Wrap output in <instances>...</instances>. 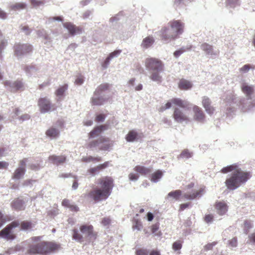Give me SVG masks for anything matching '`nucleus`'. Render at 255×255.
I'll use <instances>...</instances> for the list:
<instances>
[{
  "mask_svg": "<svg viewBox=\"0 0 255 255\" xmlns=\"http://www.w3.org/2000/svg\"><path fill=\"white\" fill-rule=\"evenodd\" d=\"M193 84L191 81L185 79H181L178 83V88L181 90H188L191 89Z\"/></svg>",
  "mask_w": 255,
  "mask_h": 255,
  "instance_id": "nucleus-26",
  "label": "nucleus"
},
{
  "mask_svg": "<svg viewBox=\"0 0 255 255\" xmlns=\"http://www.w3.org/2000/svg\"><path fill=\"white\" fill-rule=\"evenodd\" d=\"M63 26L66 28L71 35H74L77 34H80L82 31V28L76 26L73 23L69 22H65L63 23Z\"/></svg>",
  "mask_w": 255,
  "mask_h": 255,
  "instance_id": "nucleus-16",
  "label": "nucleus"
},
{
  "mask_svg": "<svg viewBox=\"0 0 255 255\" xmlns=\"http://www.w3.org/2000/svg\"><path fill=\"white\" fill-rule=\"evenodd\" d=\"M110 161H106L102 164H99L97 166L99 171H102L104 169L107 168L110 165Z\"/></svg>",
  "mask_w": 255,
  "mask_h": 255,
  "instance_id": "nucleus-44",
  "label": "nucleus"
},
{
  "mask_svg": "<svg viewBox=\"0 0 255 255\" xmlns=\"http://www.w3.org/2000/svg\"><path fill=\"white\" fill-rule=\"evenodd\" d=\"M83 81H84V79L82 77H78L77 78L76 80H75V83L77 84V85H81L83 83Z\"/></svg>",
  "mask_w": 255,
  "mask_h": 255,
  "instance_id": "nucleus-64",
  "label": "nucleus"
},
{
  "mask_svg": "<svg viewBox=\"0 0 255 255\" xmlns=\"http://www.w3.org/2000/svg\"><path fill=\"white\" fill-rule=\"evenodd\" d=\"M19 223L17 221H14L7 225L4 229L0 231V237L3 238L6 240H13L16 236L12 233L11 230L19 226ZM20 230H27L32 228V224L28 221H23L21 222Z\"/></svg>",
  "mask_w": 255,
  "mask_h": 255,
  "instance_id": "nucleus-5",
  "label": "nucleus"
},
{
  "mask_svg": "<svg viewBox=\"0 0 255 255\" xmlns=\"http://www.w3.org/2000/svg\"><path fill=\"white\" fill-rule=\"evenodd\" d=\"M145 66L150 72V78L153 81L160 83L162 77L159 73L164 70V64L159 59L147 58L145 60Z\"/></svg>",
  "mask_w": 255,
  "mask_h": 255,
  "instance_id": "nucleus-4",
  "label": "nucleus"
},
{
  "mask_svg": "<svg viewBox=\"0 0 255 255\" xmlns=\"http://www.w3.org/2000/svg\"><path fill=\"white\" fill-rule=\"evenodd\" d=\"M242 90L247 96H251L254 92V89L252 87L246 85H243Z\"/></svg>",
  "mask_w": 255,
  "mask_h": 255,
  "instance_id": "nucleus-38",
  "label": "nucleus"
},
{
  "mask_svg": "<svg viewBox=\"0 0 255 255\" xmlns=\"http://www.w3.org/2000/svg\"><path fill=\"white\" fill-rule=\"evenodd\" d=\"M96 95H94V97L91 99V103L94 106H101L104 104L105 99L102 97H95Z\"/></svg>",
  "mask_w": 255,
  "mask_h": 255,
  "instance_id": "nucleus-32",
  "label": "nucleus"
},
{
  "mask_svg": "<svg viewBox=\"0 0 255 255\" xmlns=\"http://www.w3.org/2000/svg\"><path fill=\"white\" fill-rule=\"evenodd\" d=\"M135 171L139 173L142 175H146L150 173L151 170L143 166L137 165L134 168Z\"/></svg>",
  "mask_w": 255,
  "mask_h": 255,
  "instance_id": "nucleus-29",
  "label": "nucleus"
},
{
  "mask_svg": "<svg viewBox=\"0 0 255 255\" xmlns=\"http://www.w3.org/2000/svg\"><path fill=\"white\" fill-rule=\"evenodd\" d=\"M101 188L96 187L91 190L86 196L95 203L106 200L111 194L114 187V181L111 176H104L98 179Z\"/></svg>",
  "mask_w": 255,
  "mask_h": 255,
  "instance_id": "nucleus-2",
  "label": "nucleus"
},
{
  "mask_svg": "<svg viewBox=\"0 0 255 255\" xmlns=\"http://www.w3.org/2000/svg\"><path fill=\"white\" fill-rule=\"evenodd\" d=\"M154 40L152 36H147L142 40L141 46L144 48L149 47L154 43Z\"/></svg>",
  "mask_w": 255,
  "mask_h": 255,
  "instance_id": "nucleus-30",
  "label": "nucleus"
},
{
  "mask_svg": "<svg viewBox=\"0 0 255 255\" xmlns=\"http://www.w3.org/2000/svg\"><path fill=\"white\" fill-rule=\"evenodd\" d=\"M111 222V220L109 217H105L102 219L101 223L105 226H109Z\"/></svg>",
  "mask_w": 255,
  "mask_h": 255,
  "instance_id": "nucleus-48",
  "label": "nucleus"
},
{
  "mask_svg": "<svg viewBox=\"0 0 255 255\" xmlns=\"http://www.w3.org/2000/svg\"><path fill=\"white\" fill-rule=\"evenodd\" d=\"M191 46H190L189 48H186V49L183 48H180V49L178 50H176L174 52V55L176 57H179L181 54H182L183 52H185L186 50H190L191 49Z\"/></svg>",
  "mask_w": 255,
  "mask_h": 255,
  "instance_id": "nucleus-43",
  "label": "nucleus"
},
{
  "mask_svg": "<svg viewBox=\"0 0 255 255\" xmlns=\"http://www.w3.org/2000/svg\"><path fill=\"white\" fill-rule=\"evenodd\" d=\"M4 85L9 86L11 92H16L23 87L22 83L20 81H16L12 84H11L9 81H5L4 82Z\"/></svg>",
  "mask_w": 255,
  "mask_h": 255,
  "instance_id": "nucleus-24",
  "label": "nucleus"
},
{
  "mask_svg": "<svg viewBox=\"0 0 255 255\" xmlns=\"http://www.w3.org/2000/svg\"><path fill=\"white\" fill-rule=\"evenodd\" d=\"M108 128L107 125H101L95 127L89 134V137L93 138L100 135L102 132Z\"/></svg>",
  "mask_w": 255,
  "mask_h": 255,
  "instance_id": "nucleus-21",
  "label": "nucleus"
},
{
  "mask_svg": "<svg viewBox=\"0 0 255 255\" xmlns=\"http://www.w3.org/2000/svg\"><path fill=\"white\" fill-rule=\"evenodd\" d=\"M178 106L183 109H188V106L190 105L189 102L183 100L180 98H172L168 101L164 106H162L159 108L158 111L160 112H163L166 109H168L172 107V105Z\"/></svg>",
  "mask_w": 255,
  "mask_h": 255,
  "instance_id": "nucleus-7",
  "label": "nucleus"
},
{
  "mask_svg": "<svg viewBox=\"0 0 255 255\" xmlns=\"http://www.w3.org/2000/svg\"><path fill=\"white\" fill-rule=\"evenodd\" d=\"M143 137L142 134L139 135L138 133L134 130H131L128 131L126 136V139L128 142H133L135 140L141 138Z\"/></svg>",
  "mask_w": 255,
  "mask_h": 255,
  "instance_id": "nucleus-25",
  "label": "nucleus"
},
{
  "mask_svg": "<svg viewBox=\"0 0 255 255\" xmlns=\"http://www.w3.org/2000/svg\"><path fill=\"white\" fill-rule=\"evenodd\" d=\"M169 27H170L175 34L178 37L179 35L182 34L184 31V23L180 20H173L169 21L168 23Z\"/></svg>",
  "mask_w": 255,
  "mask_h": 255,
  "instance_id": "nucleus-13",
  "label": "nucleus"
},
{
  "mask_svg": "<svg viewBox=\"0 0 255 255\" xmlns=\"http://www.w3.org/2000/svg\"><path fill=\"white\" fill-rule=\"evenodd\" d=\"M48 160L51 163L58 165L66 161V157L65 155H52L49 156Z\"/></svg>",
  "mask_w": 255,
  "mask_h": 255,
  "instance_id": "nucleus-19",
  "label": "nucleus"
},
{
  "mask_svg": "<svg viewBox=\"0 0 255 255\" xmlns=\"http://www.w3.org/2000/svg\"><path fill=\"white\" fill-rule=\"evenodd\" d=\"M159 225L157 224L153 225L151 226V231L152 233H155V232L158 230Z\"/></svg>",
  "mask_w": 255,
  "mask_h": 255,
  "instance_id": "nucleus-61",
  "label": "nucleus"
},
{
  "mask_svg": "<svg viewBox=\"0 0 255 255\" xmlns=\"http://www.w3.org/2000/svg\"><path fill=\"white\" fill-rule=\"evenodd\" d=\"M182 242L181 241L175 242L172 245L173 250L175 251L180 250L182 247Z\"/></svg>",
  "mask_w": 255,
  "mask_h": 255,
  "instance_id": "nucleus-41",
  "label": "nucleus"
},
{
  "mask_svg": "<svg viewBox=\"0 0 255 255\" xmlns=\"http://www.w3.org/2000/svg\"><path fill=\"white\" fill-rule=\"evenodd\" d=\"M11 208L16 211H21L25 209L24 202L19 198L14 199L10 203Z\"/></svg>",
  "mask_w": 255,
  "mask_h": 255,
  "instance_id": "nucleus-18",
  "label": "nucleus"
},
{
  "mask_svg": "<svg viewBox=\"0 0 255 255\" xmlns=\"http://www.w3.org/2000/svg\"><path fill=\"white\" fill-rule=\"evenodd\" d=\"M138 176L134 173H130L129 174V178L131 180H136L138 179Z\"/></svg>",
  "mask_w": 255,
  "mask_h": 255,
  "instance_id": "nucleus-63",
  "label": "nucleus"
},
{
  "mask_svg": "<svg viewBox=\"0 0 255 255\" xmlns=\"http://www.w3.org/2000/svg\"><path fill=\"white\" fill-rule=\"evenodd\" d=\"M109 84L108 83H104L99 85L96 89L94 95H100L103 92L109 89Z\"/></svg>",
  "mask_w": 255,
  "mask_h": 255,
  "instance_id": "nucleus-34",
  "label": "nucleus"
},
{
  "mask_svg": "<svg viewBox=\"0 0 255 255\" xmlns=\"http://www.w3.org/2000/svg\"><path fill=\"white\" fill-rule=\"evenodd\" d=\"M162 172L160 170H157L151 175L150 180L152 182H156L162 177Z\"/></svg>",
  "mask_w": 255,
  "mask_h": 255,
  "instance_id": "nucleus-31",
  "label": "nucleus"
},
{
  "mask_svg": "<svg viewBox=\"0 0 255 255\" xmlns=\"http://www.w3.org/2000/svg\"><path fill=\"white\" fill-rule=\"evenodd\" d=\"M142 224L140 222H138V221H136L135 222L134 225L133 226V229H136L138 231L142 229Z\"/></svg>",
  "mask_w": 255,
  "mask_h": 255,
  "instance_id": "nucleus-54",
  "label": "nucleus"
},
{
  "mask_svg": "<svg viewBox=\"0 0 255 255\" xmlns=\"http://www.w3.org/2000/svg\"><path fill=\"white\" fill-rule=\"evenodd\" d=\"M182 194V191L180 190H176L169 192L165 197L166 200L171 202L173 200L177 201L179 199Z\"/></svg>",
  "mask_w": 255,
  "mask_h": 255,
  "instance_id": "nucleus-23",
  "label": "nucleus"
},
{
  "mask_svg": "<svg viewBox=\"0 0 255 255\" xmlns=\"http://www.w3.org/2000/svg\"><path fill=\"white\" fill-rule=\"evenodd\" d=\"M105 116L103 114L97 115L95 118V121L97 122H103L105 119Z\"/></svg>",
  "mask_w": 255,
  "mask_h": 255,
  "instance_id": "nucleus-55",
  "label": "nucleus"
},
{
  "mask_svg": "<svg viewBox=\"0 0 255 255\" xmlns=\"http://www.w3.org/2000/svg\"><path fill=\"white\" fill-rule=\"evenodd\" d=\"M250 69V66L249 64L245 65L242 68L240 69V71L243 73H246L249 71Z\"/></svg>",
  "mask_w": 255,
  "mask_h": 255,
  "instance_id": "nucleus-56",
  "label": "nucleus"
},
{
  "mask_svg": "<svg viewBox=\"0 0 255 255\" xmlns=\"http://www.w3.org/2000/svg\"><path fill=\"white\" fill-rule=\"evenodd\" d=\"M32 50L33 47L29 44L16 43L14 46V54L17 56L28 54Z\"/></svg>",
  "mask_w": 255,
  "mask_h": 255,
  "instance_id": "nucleus-9",
  "label": "nucleus"
},
{
  "mask_svg": "<svg viewBox=\"0 0 255 255\" xmlns=\"http://www.w3.org/2000/svg\"><path fill=\"white\" fill-rule=\"evenodd\" d=\"M62 205L66 208H69V210L74 212L79 211V207L75 204H73L70 200L64 199L62 201Z\"/></svg>",
  "mask_w": 255,
  "mask_h": 255,
  "instance_id": "nucleus-22",
  "label": "nucleus"
},
{
  "mask_svg": "<svg viewBox=\"0 0 255 255\" xmlns=\"http://www.w3.org/2000/svg\"><path fill=\"white\" fill-rule=\"evenodd\" d=\"M10 220V219L6 220V218L3 216L1 212L0 211V228L7 221Z\"/></svg>",
  "mask_w": 255,
  "mask_h": 255,
  "instance_id": "nucleus-47",
  "label": "nucleus"
},
{
  "mask_svg": "<svg viewBox=\"0 0 255 255\" xmlns=\"http://www.w3.org/2000/svg\"><path fill=\"white\" fill-rule=\"evenodd\" d=\"M159 32L161 39L165 42L170 41L178 38L175 32H174L168 25L163 27Z\"/></svg>",
  "mask_w": 255,
  "mask_h": 255,
  "instance_id": "nucleus-8",
  "label": "nucleus"
},
{
  "mask_svg": "<svg viewBox=\"0 0 255 255\" xmlns=\"http://www.w3.org/2000/svg\"><path fill=\"white\" fill-rule=\"evenodd\" d=\"M121 53V50H115L114 52L111 53L109 55V57L111 58H113L115 56H117V55H119Z\"/></svg>",
  "mask_w": 255,
  "mask_h": 255,
  "instance_id": "nucleus-59",
  "label": "nucleus"
},
{
  "mask_svg": "<svg viewBox=\"0 0 255 255\" xmlns=\"http://www.w3.org/2000/svg\"><path fill=\"white\" fill-rule=\"evenodd\" d=\"M38 105L42 113H45L50 110H55L54 105L51 104L50 101L47 98H40L38 101Z\"/></svg>",
  "mask_w": 255,
  "mask_h": 255,
  "instance_id": "nucleus-11",
  "label": "nucleus"
},
{
  "mask_svg": "<svg viewBox=\"0 0 255 255\" xmlns=\"http://www.w3.org/2000/svg\"><path fill=\"white\" fill-rule=\"evenodd\" d=\"M45 134L50 138L54 139L59 136L60 132L57 128L51 127L46 131Z\"/></svg>",
  "mask_w": 255,
  "mask_h": 255,
  "instance_id": "nucleus-27",
  "label": "nucleus"
},
{
  "mask_svg": "<svg viewBox=\"0 0 255 255\" xmlns=\"http://www.w3.org/2000/svg\"><path fill=\"white\" fill-rule=\"evenodd\" d=\"M172 116L174 120L177 123H182L190 122V118L187 113L178 108L174 109Z\"/></svg>",
  "mask_w": 255,
  "mask_h": 255,
  "instance_id": "nucleus-10",
  "label": "nucleus"
},
{
  "mask_svg": "<svg viewBox=\"0 0 255 255\" xmlns=\"http://www.w3.org/2000/svg\"><path fill=\"white\" fill-rule=\"evenodd\" d=\"M190 205V203L181 204L180 206V210L183 211V210H185L186 208H188Z\"/></svg>",
  "mask_w": 255,
  "mask_h": 255,
  "instance_id": "nucleus-62",
  "label": "nucleus"
},
{
  "mask_svg": "<svg viewBox=\"0 0 255 255\" xmlns=\"http://www.w3.org/2000/svg\"><path fill=\"white\" fill-rule=\"evenodd\" d=\"M73 235L72 238L74 240L79 242H82L83 241V236L80 234L77 229H74L72 230Z\"/></svg>",
  "mask_w": 255,
  "mask_h": 255,
  "instance_id": "nucleus-36",
  "label": "nucleus"
},
{
  "mask_svg": "<svg viewBox=\"0 0 255 255\" xmlns=\"http://www.w3.org/2000/svg\"><path fill=\"white\" fill-rule=\"evenodd\" d=\"M217 244V242H213L212 243H208L207 245L204 246V249L206 251L211 250L213 247Z\"/></svg>",
  "mask_w": 255,
  "mask_h": 255,
  "instance_id": "nucleus-45",
  "label": "nucleus"
},
{
  "mask_svg": "<svg viewBox=\"0 0 255 255\" xmlns=\"http://www.w3.org/2000/svg\"><path fill=\"white\" fill-rule=\"evenodd\" d=\"M82 162H100L102 161L101 157H93L92 156H88L83 157L81 159Z\"/></svg>",
  "mask_w": 255,
  "mask_h": 255,
  "instance_id": "nucleus-35",
  "label": "nucleus"
},
{
  "mask_svg": "<svg viewBox=\"0 0 255 255\" xmlns=\"http://www.w3.org/2000/svg\"><path fill=\"white\" fill-rule=\"evenodd\" d=\"M25 172V168L23 167H18L13 173L12 178L14 179H19L22 178Z\"/></svg>",
  "mask_w": 255,
  "mask_h": 255,
  "instance_id": "nucleus-28",
  "label": "nucleus"
},
{
  "mask_svg": "<svg viewBox=\"0 0 255 255\" xmlns=\"http://www.w3.org/2000/svg\"><path fill=\"white\" fill-rule=\"evenodd\" d=\"M244 228L247 229L246 234H248L249 230L252 227V224L250 221L246 220L244 221Z\"/></svg>",
  "mask_w": 255,
  "mask_h": 255,
  "instance_id": "nucleus-50",
  "label": "nucleus"
},
{
  "mask_svg": "<svg viewBox=\"0 0 255 255\" xmlns=\"http://www.w3.org/2000/svg\"><path fill=\"white\" fill-rule=\"evenodd\" d=\"M205 190V187L200 186L192 193H186L183 195V197L187 200H193L198 197L201 196Z\"/></svg>",
  "mask_w": 255,
  "mask_h": 255,
  "instance_id": "nucleus-15",
  "label": "nucleus"
},
{
  "mask_svg": "<svg viewBox=\"0 0 255 255\" xmlns=\"http://www.w3.org/2000/svg\"><path fill=\"white\" fill-rule=\"evenodd\" d=\"M30 3L33 6H38L43 4V1L38 0H30Z\"/></svg>",
  "mask_w": 255,
  "mask_h": 255,
  "instance_id": "nucleus-52",
  "label": "nucleus"
},
{
  "mask_svg": "<svg viewBox=\"0 0 255 255\" xmlns=\"http://www.w3.org/2000/svg\"><path fill=\"white\" fill-rule=\"evenodd\" d=\"M229 245L232 248L236 247L238 245L237 239L236 237L232 238L231 240H230L229 241Z\"/></svg>",
  "mask_w": 255,
  "mask_h": 255,
  "instance_id": "nucleus-46",
  "label": "nucleus"
},
{
  "mask_svg": "<svg viewBox=\"0 0 255 255\" xmlns=\"http://www.w3.org/2000/svg\"><path fill=\"white\" fill-rule=\"evenodd\" d=\"M233 171L231 176L227 178L225 184L230 190H234L245 184L252 176V172L243 170L237 163L223 168L221 172L227 173Z\"/></svg>",
  "mask_w": 255,
  "mask_h": 255,
  "instance_id": "nucleus-1",
  "label": "nucleus"
},
{
  "mask_svg": "<svg viewBox=\"0 0 255 255\" xmlns=\"http://www.w3.org/2000/svg\"><path fill=\"white\" fill-rule=\"evenodd\" d=\"M112 145L110 142V139L108 137H101L99 138L94 140L90 142L87 145V147L92 148L99 147V150H107Z\"/></svg>",
  "mask_w": 255,
  "mask_h": 255,
  "instance_id": "nucleus-6",
  "label": "nucleus"
},
{
  "mask_svg": "<svg viewBox=\"0 0 255 255\" xmlns=\"http://www.w3.org/2000/svg\"><path fill=\"white\" fill-rule=\"evenodd\" d=\"M194 113V120L201 123H203L205 119V115L201 108L196 105L192 107Z\"/></svg>",
  "mask_w": 255,
  "mask_h": 255,
  "instance_id": "nucleus-14",
  "label": "nucleus"
},
{
  "mask_svg": "<svg viewBox=\"0 0 255 255\" xmlns=\"http://www.w3.org/2000/svg\"><path fill=\"white\" fill-rule=\"evenodd\" d=\"M21 29L25 32V34L28 35L30 33V30L27 26H22Z\"/></svg>",
  "mask_w": 255,
  "mask_h": 255,
  "instance_id": "nucleus-60",
  "label": "nucleus"
},
{
  "mask_svg": "<svg viewBox=\"0 0 255 255\" xmlns=\"http://www.w3.org/2000/svg\"><path fill=\"white\" fill-rule=\"evenodd\" d=\"M214 206L218 214L220 215L225 214L228 211V206L224 201L216 202Z\"/></svg>",
  "mask_w": 255,
  "mask_h": 255,
  "instance_id": "nucleus-17",
  "label": "nucleus"
},
{
  "mask_svg": "<svg viewBox=\"0 0 255 255\" xmlns=\"http://www.w3.org/2000/svg\"><path fill=\"white\" fill-rule=\"evenodd\" d=\"M67 89L68 85L64 84V85L59 87L55 91V94L57 96H62L64 95V93Z\"/></svg>",
  "mask_w": 255,
  "mask_h": 255,
  "instance_id": "nucleus-39",
  "label": "nucleus"
},
{
  "mask_svg": "<svg viewBox=\"0 0 255 255\" xmlns=\"http://www.w3.org/2000/svg\"><path fill=\"white\" fill-rule=\"evenodd\" d=\"M202 103L203 107L207 113L210 115L213 114L215 109L212 106H211V102L208 97L206 96L203 97L202 98Z\"/></svg>",
  "mask_w": 255,
  "mask_h": 255,
  "instance_id": "nucleus-20",
  "label": "nucleus"
},
{
  "mask_svg": "<svg viewBox=\"0 0 255 255\" xmlns=\"http://www.w3.org/2000/svg\"><path fill=\"white\" fill-rule=\"evenodd\" d=\"M213 218H214L213 216L211 214L206 215L204 217V221L206 223H209L213 221Z\"/></svg>",
  "mask_w": 255,
  "mask_h": 255,
  "instance_id": "nucleus-53",
  "label": "nucleus"
},
{
  "mask_svg": "<svg viewBox=\"0 0 255 255\" xmlns=\"http://www.w3.org/2000/svg\"><path fill=\"white\" fill-rule=\"evenodd\" d=\"M8 44V41L6 39H2L0 41V57L2 53V51L6 47Z\"/></svg>",
  "mask_w": 255,
  "mask_h": 255,
  "instance_id": "nucleus-42",
  "label": "nucleus"
},
{
  "mask_svg": "<svg viewBox=\"0 0 255 255\" xmlns=\"http://www.w3.org/2000/svg\"><path fill=\"white\" fill-rule=\"evenodd\" d=\"M136 255H148V253L146 249H138L136 251Z\"/></svg>",
  "mask_w": 255,
  "mask_h": 255,
  "instance_id": "nucleus-49",
  "label": "nucleus"
},
{
  "mask_svg": "<svg viewBox=\"0 0 255 255\" xmlns=\"http://www.w3.org/2000/svg\"><path fill=\"white\" fill-rule=\"evenodd\" d=\"M201 48L207 54L212 55L213 54V46L207 43L202 44Z\"/></svg>",
  "mask_w": 255,
  "mask_h": 255,
  "instance_id": "nucleus-33",
  "label": "nucleus"
},
{
  "mask_svg": "<svg viewBox=\"0 0 255 255\" xmlns=\"http://www.w3.org/2000/svg\"><path fill=\"white\" fill-rule=\"evenodd\" d=\"M81 233L87 238L95 240L97 237V233L94 231V227L91 225L84 224L80 227Z\"/></svg>",
  "mask_w": 255,
  "mask_h": 255,
  "instance_id": "nucleus-12",
  "label": "nucleus"
},
{
  "mask_svg": "<svg viewBox=\"0 0 255 255\" xmlns=\"http://www.w3.org/2000/svg\"><path fill=\"white\" fill-rule=\"evenodd\" d=\"M88 172L92 175H95L99 172L97 166L90 168L88 169Z\"/></svg>",
  "mask_w": 255,
  "mask_h": 255,
  "instance_id": "nucleus-51",
  "label": "nucleus"
},
{
  "mask_svg": "<svg viewBox=\"0 0 255 255\" xmlns=\"http://www.w3.org/2000/svg\"><path fill=\"white\" fill-rule=\"evenodd\" d=\"M26 4L23 2H17L10 5V8L13 10H18L24 9L26 7Z\"/></svg>",
  "mask_w": 255,
  "mask_h": 255,
  "instance_id": "nucleus-37",
  "label": "nucleus"
},
{
  "mask_svg": "<svg viewBox=\"0 0 255 255\" xmlns=\"http://www.w3.org/2000/svg\"><path fill=\"white\" fill-rule=\"evenodd\" d=\"M40 237L31 238V243H29L27 253L30 255L39 254L46 255L54 253L60 248V245L53 242L42 241Z\"/></svg>",
  "mask_w": 255,
  "mask_h": 255,
  "instance_id": "nucleus-3",
  "label": "nucleus"
},
{
  "mask_svg": "<svg viewBox=\"0 0 255 255\" xmlns=\"http://www.w3.org/2000/svg\"><path fill=\"white\" fill-rule=\"evenodd\" d=\"M192 156V153L190 152L187 149L183 150L180 153L179 157L180 158H189Z\"/></svg>",
  "mask_w": 255,
  "mask_h": 255,
  "instance_id": "nucleus-40",
  "label": "nucleus"
},
{
  "mask_svg": "<svg viewBox=\"0 0 255 255\" xmlns=\"http://www.w3.org/2000/svg\"><path fill=\"white\" fill-rule=\"evenodd\" d=\"M9 165L8 162L5 161H0V169H6Z\"/></svg>",
  "mask_w": 255,
  "mask_h": 255,
  "instance_id": "nucleus-58",
  "label": "nucleus"
},
{
  "mask_svg": "<svg viewBox=\"0 0 255 255\" xmlns=\"http://www.w3.org/2000/svg\"><path fill=\"white\" fill-rule=\"evenodd\" d=\"M27 161V158H23L21 160H20L19 162V167H23V168H25V166H26V163Z\"/></svg>",
  "mask_w": 255,
  "mask_h": 255,
  "instance_id": "nucleus-57",
  "label": "nucleus"
}]
</instances>
